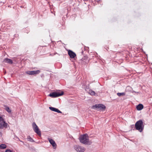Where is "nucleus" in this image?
Wrapping results in <instances>:
<instances>
[{
    "instance_id": "obj_1",
    "label": "nucleus",
    "mask_w": 152,
    "mask_h": 152,
    "mask_svg": "<svg viewBox=\"0 0 152 152\" xmlns=\"http://www.w3.org/2000/svg\"><path fill=\"white\" fill-rule=\"evenodd\" d=\"M79 139L80 142L83 144L90 145L92 143V142L89 141L88 136L87 134L81 135Z\"/></svg>"
},
{
    "instance_id": "obj_2",
    "label": "nucleus",
    "mask_w": 152,
    "mask_h": 152,
    "mask_svg": "<svg viewBox=\"0 0 152 152\" xmlns=\"http://www.w3.org/2000/svg\"><path fill=\"white\" fill-rule=\"evenodd\" d=\"M135 128L140 132H142L144 128V126L141 120L137 121L135 124Z\"/></svg>"
},
{
    "instance_id": "obj_3",
    "label": "nucleus",
    "mask_w": 152,
    "mask_h": 152,
    "mask_svg": "<svg viewBox=\"0 0 152 152\" xmlns=\"http://www.w3.org/2000/svg\"><path fill=\"white\" fill-rule=\"evenodd\" d=\"M91 108L92 109L97 110H98L104 111L105 110V106L102 104H97L92 106Z\"/></svg>"
},
{
    "instance_id": "obj_4",
    "label": "nucleus",
    "mask_w": 152,
    "mask_h": 152,
    "mask_svg": "<svg viewBox=\"0 0 152 152\" xmlns=\"http://www.w3.org/2000/svg\"><path fill=\"white\" fill-rule=\"evenodd\" d=\"M7 124L5 122L3 118L0 117V128L3 129L4 128H7Z\"/></svg>"
},
{
    "instance_id": "obj_5",
    "label": "nucleus",
    "mask_w": 152,
    "mask_h": 152,
    "mask_svg": "<svg viewBox=\"0 0 152 152\" xmlns=\"http://www.w3.org/2000/svg\"><path fill=\"white\" fill-rule=\"evenodd\" d=\"M32 126L34 131L38 135H41V133L40 131L36 124L35 122H33L32 124Z\"/></svg>"
},
{
    "instance_id": "obj_6",
    "label": "nucleus",
    "mask_w": 152,
    "mask_h": 152,
    "mask_svg": "<svg viewBox=\"0 0 152 152\" xmlns=\"http://www.w3.org/2000/svg\"><path fill=\"white\" fill-rule=\"evenodd\" d=\"M64 93L63 91L61 93L59 92H54L50 93L49 95V96L52 98H55L61 96L63 95Z\"/></svg>"
},
{
    "instance_id": "obj_7",
    "label": "nucleus",
    "mask_w": 152,
    "mask_h": 152,
    "mask_svg": "<svg viewBox=\"0 0 152 152\" xmlns=\"http://www.w3.org/2000/svg\"><path fill=\"white\" fill-rule=\"evenodd\" d=\"M74 148L77 152H84L85 151L84 147L79 145H75Z\"/></svg>"
},
{
    "instance_id": "obj_8",
    "label": "nucleus",
    "mask_w": 152,
    "mask_h": 152,
    "mask_svg": "<svg viewBox=\"0 0 152 152\" xmlns=\"http://www.w3.org/2000/svg\"><path fill=\"white\" fill-rule=\"evenodd\" d=\"M40 72L39 70H37L36 71H27L26 72V73L29 75H34L39 74Z\"/></svg>"
},
{
    "instance_id": "obj_9",
    "label": "nucleus",
    "mask_w": 152,
    "mask_h": 152,
    "mask_svg": "<svg viewBox=\"0 0 152 152\" xmlns=\"http://www.w3.org/2000/svg\"><path fill=\"white\" fill-rule=\"evenodd\" d=\"M68 54L70 58H74L76 56V54L71 50H69L68 51Z\"/></svg>"
},
{
    "instance_id": "obj_10",
    "label": "nucleus",
    "mask_w": 152,
    "mask_h": 152,
    "mask_svg": "<svg viewBox=\"0 0 152 152\" xmlns=\"http://www.w3.org/2000/svg\"><path fill=\"white\" fill-rule=\"evenodd\" d=\"M48 140L50 143L52 145L54 149H56V144L55 142L51 139H49Z\"/></svg>"
},
{
    "instance_id": "obj_11",
    "label": "nucleus",
    "mask_w": 152,
    "mask_h": 152,
    "mask_svg": "<svg viewBox=\"0 0 152 152\" xmlns=\"http://www.w3.org/2000/svg\"><path fill=\"white\" fill-rule=\"evenodd\" d=\"M49 108L50 110L52 111L57 112L58 113H62V112L61 111H60V110H59L58 109L56 108L53 107H49Z\"/></svg>"
},
{
    "instance_id": "obj_12",
    "label": "nucleus",
    "mask_w": 152,
    "mask_h": 152,
    "mask_svg": "<svg viewBox=\"0 0 152 152\" xmlns=\"http://www.w3.org/2000/svg\"><path fill=\"white\" fill-rule=\"evenodd\" d=\"M3 61L5 63L11 64H12L13 63L11 59L8 58H5Z\"/></svg>"
},
{
    "instance_id": "obj_13",
    "label": "nucleus",
    "mask_w": 152,
    "mask_h": 152,
    "mask_svg": "<svg viewBox=\"0 0 152 152\" xmlns=\"http://www.w3.org/2000/svg\"><path fill=\"white\" fill-rule=\"evenodd\" d=\"M143 108V105L141 104H139L136 107V108L138 110H140Z\"/></svg>"
},
{
    "instance_id": "obj_14",
    "label": "nucleus",
    "mask_w": 152,
    "mask_h": 152,
    "mask_svg": "<svg viewBox=\"0 0 152 152\" xmlns=\"http://www.w3.org/2000/svg\"><path fill=\"white\" fill-rule=\"evenodd\" d=\"M5 110L6 111H7L8 113H11V110L10 109L9 107L5 106Z\"/></svg>"
},
{
    "instance_id": "obj_15",
    "label": "nucleus",
    "mask_w": 152,
    "mask_h": 152,
    "mask_svg": "<svg viewBox=\"0 0 152 152\" xmlns=\"http://www.w3.org/2000/svg\"><path fill=\"white\" fill-rule=\"evenodd\" d=\"M7 147L6 145L4 144H2L0 145V149H3L6 148Z\"/></svg>"
},
{
    "instance_id": "obj_16",
    "label": "nucleus",
    "mask_w": 152,
    "mask_h": 152,
    "mask_svg": "<svg viewBox=\"0 0 152 152\" xmlns=\"http://www.w3.org/2000/svg\"><path fill=\"white\" fill-rule=\"evenodd\" d=\"M89 93L91 95H94L96 94L95 92L94 91L91 90H89Z\"/></svg>"
},
{
    "instance_id": "obj_17",
    "label": "nucleus",
    "mask_w": 152,
    "mask_h": 152,
    "mask_svg": "<svg viewBox=\"0 0 152 152\" xmlns=\"http://www.w3.org/2000/svg\"><path fill=\"white\" fill-rule=\"evenodd\" d=\"M126 94L124 92H122V93H117V95L119 96H125Z\"/></svg>"
},
{
    "instance_id": "obj_18",
    "label": "nucleus",
    "mask_w": 152,
    "mask_h": 152,
    "mask_svg": "<svg viewBox=\"0 0 152 152\" xmlns=\"http://www.w3.org/2000/svg\"><path fill=\"white\" fill-rule=\"evenodd\" d=\"M27 139L28 141L31 142H33L34 141L33 139L30 136L28 137Z\"/></svg>"
},
{
    "instance_id": "obj_19",
    "label": "nucleus",
    "mask_w": 152,
    "mask_h": 152,
    "mask_svg": "<svg viewBox=\"0 0 152 152\" xmlns=\"http://www.w3.org/2000/svg\"><path fill=\"white\" fill-rule=\"evenodd\" d=\"M89 85H88L86 86L85 88V90L86 91H87L89 89Z\"/></svg>"
},
{
    "instance_id": "obj_20",
    "label": "nucleus",
    "mask_w": 152,
    "mask_h": 152,
    "mask_svg": "<svg viewBox=\"0 0 152 152\" xmlns=\"http://www.w3.org/2000/svg\"><path fill=\"white\" fill-rule=\"evenodd\" d=\"M5 152H15L12 150H10L7 149L6 150Z\"/></svg>"
},
{
    "instance_id": "obj_21",
    "label": "nucleus",
    "mask_w": 152,
    "mask_h": 152,
    "mask_svg": "<svg viewBox=\"0 0 152 152\" xmlns=\"http://www.w3.org/2000/svg\"><path fill=\"white\" fill-rule=\"evenodd\" d=\"M128 87H129L127 86V88H128Z\"/></svg>"
}]
</instances>
